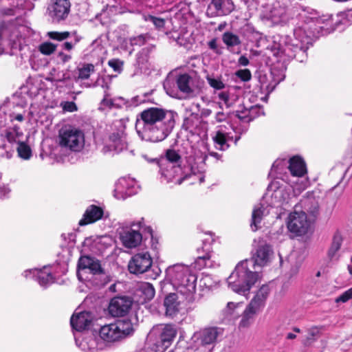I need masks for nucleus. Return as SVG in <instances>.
I'll return each instance as SVG.
<instances>
[{"label": "nucleus", "mask_w": 352, "mask_h": 352, "mask_svg": "<svg viewBox=\"0 0 352 352\" xmlns=\"http://www.w3.org/2000/svg\"><path fill=\"white\" fill-rule=\"evenodd\" d=\"M332 16H323L316 20L309 19L299 23L294 30L293 36H280L276 44L274 55L277 61L285 64L296 58L302 63L307 59V51L312 45L314 38L328 34L336 30Z\"/></svg>", "instance_id": "1"}, {"label": "nucleus", "mask_w": 352, "mask_h": 352, "mask_svg": "<svg viewBox=\"0 0 352 352\" xmlns=\"http://www.w3.org/2000/svg\"><path fill=\"white\" fill-rule=\"evenodd\" d=\"M177 117V113L173 111L148 108L137 116L135 130L142 140L159 142L170 134Z\"/></svg>", "instance_id": "2"}, {"label": "nucleus", "mask_w": 352, "mask_h": 352, "mask_svg": "<svg viewBox=\"0 0 352 352\" xmlns=\"http://www.w3.org/2000/svg\"><path fill=\"white\" fill-rule=\"evenodd\" d=\"M6 115L0 113V157L10 159L16 147L19 156L23 160L32 157L30 147L22 141L23 133L18 125L6 128Z\"/></svg>", "instance_id": "3"}, {"label": "nucleus", "mask_w": 352, "mask_h": 352, "mask_svg": "<svg viewBox=\"0 0 352 352\" xmlns=\"http://www.w3.org/2000/svg\"><path fill=\"white\" fill-rule=\"evenodd\" d=\"M166 280L184 295L192 294L196 290L197 276L182 264L168 267L166 270Z\"/></svg>", "instance_id": "4"}, {"label": "nucleus", "mask_w": 352, "mask_h": 352, "mask_svg": "<svg viewBox=\"0 0 352 352\" xmlns=\"http://www.w3.org/2000/svg\"><path fill=\"white\" fill-rule=\"evenodd\" d=\"M248 260L239 262L234 270L227 279L228 287L234 292L247 296L252 287L258 279L257 272H252L248 267Z\"/></svg>", "instance_id": "5"}, {"label": "nucleus", "mask_w": 352, "mask_h": 352, "mask_svg": "<svg viewBox=\"0 0 352 352\" xmlns=\"http://www.w3.org/2000/svg\"><path fill=\"white\" fill-rule=\"evenodd\" d=\"M22 18L17 17L15 21L1 22L0 23V55L4 52V45L12 49L21 50L25 36L28 33V28L21 23Z\"/></svg>", "instance_id": "6"}, {"label": "nucleus", "mask_w": 352, "mask_h": 352, "mask_svg": "<svg viewBox=\"0 0 352 352\" xmlns=\"http://www.w3.org/2000/svg\"><path fill=\"white\" fill-rule=\"evenodd\" d=\"M158 166L162 177L164 178L167 182L181 184L184 180L192 175H197L200 184L204 182L205 177L203 173L195 165L188 164L184 166L170 165V167L158 165Z\"/></svg>", "instance_id": "7"}, {"label": "nucleus", "mask_w": 352, "mask_h": 352, "mask_svg": "<svg viewBox=\"0 0 352 352\" xmlns=\"http://www.w3.org/2000/svg\"><path fill=\"white\" fill-rule=\"evenodd\" d=\"M127 147L125 126L120 120L115 121L112 124V131L102 148L104 154H118Z\"/></svg>", "instance_id": "8"}, {"label": "nucleus", "mask_w": 352, "mask_h": 352, "mask_svg": "<svg viewBox=\"0 0 352 352\" xmlns=\"http://www.w3.org/2000/svg\"><path fill=\"white\" fill-rule=\"evenodd\" d=\"M132 331V324L129 321L118 320L102 326L99 330V336L106 342H114L125 338Z\"/></svg>", "instance_id": "9"}, {"label": "nucleus", "mask_w": 352, "mask_h": 352, "mask_svg": "<svg viewBox=\"0 0 352 352\" xmlns=\"http://www.w3.org/2000/svg\"><path fill=\"white\" fill-rule=\"evenodd\" d=\"M59 145L72 151H80L85 144L84 133L75 127L65 126L59 131Z\"/></svg>", "instance_id": "10"}, {"label": "nucleus", "mask_w": 352, "mask_h": 352, "mask_svg": "<svg viewBox=\"0 0 352 352\" xmlns=\"http://www.w3.org/2000/svg\"><path fill=\"white\" fill-rule=\"evenodd\" d=\"M222 334V330L218 327H211L200 329L195 332L191 338L190 344L192 349L199 351V349H204L207 352V346L214 344L217 338Z\"/></svg>", "instance_id": "11"}, {"label": "nucleus", "mask_w": 352, "mask_h": 352, "mask_svg": "<svg viewBox=\"0 0 352 352\" xmlns=\"http://www.w3.org/2000/svg\"><path fill=\"white\" fill-rule=\"evenodd\" d=\"M157 335V340L155 344L156 352H164L171 344L177 335V330L173 325L166 324L157 327L152 330L151 335Z\"/></svg>", "instance_id": "12"}, {"label": "nucleus", "mask_w": 352, "mask_h": 352, "mask_svg": "<svg viewBox=\"0 0 352 352\" xmlns=\"http://www.w3.org/2000/svg\"><path fill=\"white\" fill-rule=\"evenodd\" d=\"M70 8L69 0H50L47 10L53 23H60L68 17Z\"/></svg>", "instance_id": "13"}, {"label": "nucleus", "mask_w": 352, "mask_h": 352, "mask_svg": "<svg viewBox=\"0 0 352 352\" xmlns=\"http://www.w3.org/2000/svg\"><path fill=\"white\" fill-rule=\"evenodd\" d=\"M298 206L294 212H292L288 218L287 228L289 231L296 236H302L307 233L309 228L307 217L304 211L298 212Z\"/></svg>", "instance_id": "14"}, {"label": "nucleus", "mask_w": 352, "mask_h": 352, "mask_svg": "<svg viewBox=\"0 0 352 352\" xmlns=\"http://www.w3.org/2000/svg\"><path fill=\"white\" fill-rule=\"evenodd\" d=\"M274 254L272 248L263 240L258 241L252 250V264L263 267L270 262Z\"/></svg>", "instance_id": "15"}, {"label": "nucleus", "mask_w": 352, "mask_h": 352, "mask_svg": "<svg viewBox=\"0 0 352 352\" xmlns=\"http://www.w3.org/2000/svg\"><path fill=\"white\" fill-rule=\"evenodd\" d=\"M153 260L148 252L135 254L129 261L128 269L130 273L134 274H143L152 266Z\"/></svg>", "instance_id": "16"}, {"label": "nucleus", "mask_w": 352, "mask_h": 352, "mask_svg": "<svg viewBox=\"0 0 352 352\" xmlns=\"http://www.w3.org/2000/svg\"><path fill=\"white\" fill-rule=\"evenodd\" d=\"M234 8L232 0H211L207 8V15L210 17L226 16Z\"/></svg>", "instance_id": "17"}, {"label": "nucleus", "mask_w": 352, "mask_h": 352, "mask_svg": "<svg viewBox=\"0 0 352 352\" xmlns=\"http://www.w3.org/2000/svg\"><path fill=\"white\" fill-rule=\"evenodd\" d=\"M156 47L155 45L150 44L142 48L135 56V63L134 64L137 72H142L148 69L151 65L150 60L153 57L155 53Z\"/></svg>", "instance_id": "18"}, {"label": "nucleus", "mask_w": 352, "mask_h": 352, "mask_svg": "<svg viewBox=\"0 0 352 352\" xmlns=\"http://www.w3.org/2000/svg\"><path fill=\"white\" fill-rule=\"evenodd\" d=\"M132 301L129 297L118 296L111 299L109 305V314L113 317L125 316L131 309Z\"/></svg>", "instance_id": "19"}, {"label": "nucleus", "mask_w": 352, "mask_h": 352, "mask_svg": "<svg viewBox=\"0 0 352 352\" xmlns=\"http://www.w3.org/2000/svg\"><path fill=\"white\" fill-rule=\"evenodd\" d=\"M77 346L85 352H94L98 349V342L94 333L88 331L74 333Z\"/></svg>", "instance_id": "20"}, {"label": "nucleus", "mask_w": 352, "mask_h": 352, "mask_svg": "<svg viewBox=\"0 0 352 352\" xmlns=\"http://www.w3.org/2000/svg\"><path fill=\"white\" fill-rule=\"evenodd\" d=\"M175 80L179 90L187 96L193 95L199 88L197 78L188 74H179Z\"/></svg>", "instance_id": "21"}, {"label": "nucleus", "mask_w": 352, "mask_h": 352, "mask_svg": "<svg viewBox=\"0 0 352 352\" xmlns=\"http://www.w3.org/2000/svg\"><path fill=\"white\" fill-rule=\"evenodd\" d=\"M228 126L219 125L217 126L212 140L216 148L221 151H226L229 148L228 142L232 140L233 137L230 135L228 131L231 129V125L227 123Z\"/></svg>", "instance_id": "22"}, {"label": "nucleus", "mask_w": 352, "mask_h": 352, "mask_svg": "<svg viewBox=\"0 0 352 352\" xmlns=\"http://www.w3.org/2000/svg\"><path fill=\"white\" fill-rule=\"evenodd\" d=\"M31 275H32V277H35L38 284L44 288H46L54 281L50 268L47 266H45L43 269L29 270L24 272V276L26 278L30 277Z\"/></svg>", "instance_id": "23"}, {"label": "nucleus", "mask_w": 352, "mask_h": 352, "mask_svg": "<svg viewBox=\"0 0 352 352\" xmlns=\"http://www.w3.org/2000/svg\"><path fill=\"white\" fill-rule=\"evenodd\" d=\"M78 268L80 270H89L94 275L104 274V270L101 267L100 262L89 256H82L78 263Z\"/></svg>", "instance_id": "24"}, {"label": "nucleus", "mask_w": 352, "mask_h": 352, "mask_svg": "<svg viewBox=\"0 0 352 352\" xmlns=\"http://www.w3.org/2000/svg\"><path fill=\"white\" fill-rule=\"evenodd\" d=\"M202 253L199 255L192 263L195 269L200 270L206 267H212V251L210 243L206 239L203 241V247L201 248Z\"/></svg>", "instance_id": "25"}, {"label": "nucleus", "mask_w": 352, "mask_h": 352, "mask_svg": "<svg viewBox=\"0 0 352 352\" xmlns=\"http://www.w3.org/2000/svg\"><path fill=\"white\" fill-rule=\"evenodd\" d=\"M91 323V314L87 311L74 314L71 317L70 324L72 328L77 333H82Z\"/></svg>", "instance_id": "26"}, {"label": "nucleus", "mask_w": 352, "mask_h": 352, "mask_svg": "<svg viewBox=\"0 0 352 352\" xmlns=\"http://www.w3.org/2000/svg\"><path fill=\"white\" fill-rule=\"evenodd\" d=\"M142 234L138 231L129 230L120 234V240L124 246L128 248L137 247L142 241Z\"/></svg>", "instance_id": "27"}, {"label": "nucleus", "mask_w": 352, "mask_h": 352, "mask_svg": "<svg viewBox=\"0 0 352 352\" xmlns=\"http://www.w3.org/2000/svg\"><path fill=\"white\" fill-rule=\"evenodd\" d=\"M103 215L102 209L97 206H89L83 215V218L79 221L80 226H85L92 223L100 219Z\"/></svg>", "instance_id": "28"}, {"label": "nucleus", "mask_w": 352, "mask_h": 352, "mask_svg": "<svg viewBox=\"0 0 352 352\" xmlns=\"http://www.w3.org/2000/svg\"><path fill=\"white\" fill-rule=\"evenodd\" d=\"M152 161H156L157 165H164V166L166 167L170 166V165L181 166L182 157L175 150L168 149L164 156L157 161L156 160H153Z\"/></svg>", "instance_id": "29"}, {"label": "nucleus", "mask_w": 352, "mask_h": 352, "mask_svg": "<svg viewBox=\"0 0 352 352\" xmlns=\"http://www.w3.org/2000/svg\"><path fill=\"white\" fill-rule=\"evenodd\" d=\"M289 163L288 168L292 175L300 177L307 173L306 164L301 157L294 156L289 160Z\"/></svg>", "instance_id": "30"}, {"label": "nucleus", "mask_w": 352, "mask_h": 352, "mask_svg": "<svg viewBox=\"0 0 352 352\" xmlns=\"http://www.w3.org/2000/svg\"><path fill=\"white\" fill-rule=\"evenodd\" d=\"M269 293L270 288L268 285H263L261 286L249 304L251 308L254 307L258 311L261 307L264 306Z\"/></svg>", "instance_id": "31"}, {"label": "nucleus", "mask_w": 352, "mask_h": 352, "mask_svg": "<svg viewBox=\"0 0 352 352\" xmlns=\"http://www.w3.org/2000/svg\"><path fill=\"white\" fill-rule=\"evenodd\" d=\"M286 14V8L280 2H274L267 14V18L274 23H278L285 17Z\"/></svg>", "instance_id": "32"}, {"label": "nucleus", "mask_w": 352, "mask_h": 352, "mask_svg": "<svg viewBox=\"0 0 352 352\" xmlns=\"http://www.w3.org/2000/svg\"><path fill=\"white\" fill-rule=\"evenodd\" d=\"M136 294L140 298L139 301L141 303H144L153 298L155 292L152 284L149 283H142L139 285Z\"/></svg>", "instance_id": "33"}, {"label": "nucleus", "mask_w": 352, "mask_h": 352, "mask_svg": "<svg viewBox=\"0 0 352 352\" xmlns=\"http://www.w3.org/2000/svg\"><path fill=\"white\" fill-rule=\"evenodd\" d=\"M268 213L269 211L267 210V208L262 204L254 207L252 211V221L250 223V228L252 231L255 232L258 229L263 216Z\"/></svg>", "instance_id": "34"}, {"label": "nucleus", "mask_w": 352, "mask_h": 352, "mask_svg": "<svg viewBox=\"0 0 352 352\" xmlns=\"http://www.w3.org/2000/svg\"><path fill=\"white\" fill-rule=\"evenodd\" d=\"M300 205L307 215L309 214L313 217H316L319 214V204L315 198H305L300 201Z\"/></svg>", "instance_id": "35"}, {"label": "nucleus", "mask_w": 352, "mask_h": 352, "mask_svg": "<svg viewBox=\"0 0 352 352\" xmlns=\"http://www.w3.org/2000/svg\"><path fill=\"white\" fill-rule=\"evenodd\" d=\"M164 305L166 307V315L173 317L179 311V302L177 300V295L175 294H170L166 297L164 302Z\"/></svg>", "instance_id": "36"}, {"label": "nucleus", "mask_w": 352, "mask_h": 352, "mask_svg": "<svg viewBox=\"0 0 352 352\" xmlns=\"http://www.w3.org/2000/svg\"><path fill=\"white\" fill-rule=\"evenodd\" d=\"M24 0H13L10 8H2L0 13L3 16L21 15L20 10H23Z\"/></svg>", "instance_id": "37"}, {"label": "nucleus", "mask_w": 352, "mask_h": 352, "mask_svg": "<svg viewBox=\"0 0 352 352\" xmlns=\"http://www.w3.org/2000/svg\"><path fill=\"white\" fill-rule=\"evenodd\" d=\"M222 41L229 50L235 46L240 45L241 43L239 37L231 32H224L222 35Z\"/></svg>", "instance_id": "38"}, {"label": "nucleus", "mask_w": 352, "mask_h": 352, "mask_svg": "<svg viewBox=\"0 0 352 352\" xmlns=\"http://www.w3.org/2000/svg\"><path fill=\"white\" fill-rule=\"evenodd\" d=\"M69 41L63 42L60 47L61 50L72 52L74 47L82 40V36L77 34L76 32H72Z\"/></svg>", "instance_id": "39"}, {"label": "nucleus", "mask_w": 352, "mask_h": 352, "mask_svg": "<svg viewBox=\"0 0 352 352\" xmlns=\"http://www.w3.org/2000/svg\"><path fill=\"white\" fill-rule=\"evenodd\" d=\"M242 302L236 303L233 302H228L227 306L224 309L225 314L227 316L231 317L232 318H237L242 309Z\"/></svg>", "instance_id": "40"}, {"label": "nucleus", "mask_w": 352, "mask_h": 352, "mask_svg": "<svg viewBox=\"0 0 352 352\" xmlns=\"http://www.w3.org/2000/svg\"><path fill=\"white\" fill-rule=\"evenodd\" d=\"M257 311V309H256L254 307L251 308V306L248 305V306L243 312L242 319L239 323V327H248L251 323V321L253 319L254 316L256 314Z\"/></svg>", "instance_id": "41"}, {"label": "nucleus", "mask_w": 352, "mask_h": 352, "mask_svg": "<svg viewBox=\"0 0 352 352\" xmlns=\"http://www.w3.org/2000/svg\"><path fill=\"white\" fill-rule=\"evenodd\" d=\"M68 80H69V77L63 72H58L56 75L51 74L50 77L47 78V80L51 82L56 88L66 85Z\"/></svg>", "instance_id": "42"}, {"label": "nucleus", "mask_w": 352, "mask_h": 352, "mask_svg": "<svg viewBox=\"0 0 352 352\" xmlns=\"http://www.w3.org/2000/svg\"><path fill=\"white\" fill-rule=\"evenodd\" d=\"M342 239L340 235L336 234L333 236L332 243L328 251V256L330 259L334 258L336 253L340 249Z\"/></svg>", "instance_id": "43"}, {"label": "nucleus", "mask_w": 352, "mask_h": 352, "mask_svg": "<svg viewBox=\"0 0 352 352\" xmlns=\"http://www.w3.org/2000/svg\"><path fill=\"white\" fill-rule=\"evenodd\" d=\"M94 71V66L92 64H85L82 67L78 69V79L85 80L89 78L91 72Z\"/></svg>", "instance_id": "44"}, {"label": "nucleus", "mask_w": 352, "mask_h": 352, "mask_svg": "<svg viewBox=\"0 0 352 352\" xmlns=\"http://www.w3.org/2000/svg\"><path fill=\"white\" fill-rule=\"evenodd\" d=\"M72 34V32H68V31H65V32H47V36L50 38L52 39V40H56V41H65L66 39H68L70 36H71V34Z\"/></svg>", "instance_id": "45"}, {"label": "nucleus", "mask_w": 352, "mask_h": 352, "mask_svg": "<svg viewBox=\"0 0 352 352\" xmlns=\"http://www.w3.org/2000/svg\"><path fill=\"white\" fill-rule=\"evenodd\" d=\"M236 116L243 122H250V109L244 106H240L236 111Z\"/></svg>", "instance_id": "46"}, {"label": "nucleus", "mask_w": 352, "mask_h": 352, "mask_svg": "<svg viewBox=\"0 0 352 352\" xmlns=\"http://www.w3.org/2000/svg\"><path fill=\"white\" fill-rule=\"evenodd\" d=\"M150 39V36L147 34H140L137 36H133L129 38V42L131 45L141 46L147 43Z\"/></svg>", "instance_id": "47"}, {"label": "nucleus", "mask_w": 352, "mask_h": 352, "mask_svg": "<svg viewBox=\"0 0 352 352\" xmlns=\"http://www.w3.org/2000/svg\"><path fill=\"white\" fill-rule=\"evenodd\" d=\"M72 59V53L63 50L59 51L56 54V60L58 64L65 65L71 61Z\"/></svg>", "instance_id": "48"}, {"label": "nucleus", "mask_w": 352, "mask_h": 352, "mask_svg": "<svg viewBox=\"0 0 352 352\" xmlns=\"http://www.w3.org/2000/svg\"><path fill=\"white\" fill-rule=\"evenodd\" d=\"M206 80L211 87L216 90H221L225 87V84L221 78L208 76Z\"/></svg>", "instance_id": "49"}, {"label": "nucleus", "mask_w": 352, "mask_h": 352, "mask_svg": "<svg viewBox=\"0 0 352 352\" xmlns=\"http://www.w3.org/2000/svg\"><path fill=\"white\" fill-rule=\"evenodd\" d=\"M57 45L50 42H45L40 45L39 51L45 55H50L56 48Z\"/></svg>", "instance_id": "50"}, {"label": "nucleus", "mask_w": 352, "mask_h": 352, "mask_svg": "<svg viewBox=\"0 0 352 352\" xmlns=\"http://www.w3.org/2000/svg\"><path fill=\"white\" fill-rule=\"evenodd\" d=\"M108 65L111 67L114 72L120 74L123 70L124 61L118 58H112L108 61Z\"/></svg>", "instance_id": "51"}, {"label": "nucleus", "mask_w": 352, "mask_h": 352, "mask_svg": "<svg viewBox=\"0 0 352 352\" xmlns=\"http://www.w3.org/2000/svg\"><path fill=\"white\" fill-rule=\"evenodd\" d=\"M144 20L146 21L151 22L158 29L164 28L165 25V21L164 19L151 15L144 16Z\"/></svg>", "instance_id": "52"}, {"label": "nucleus", "mask_w": 352, "mask_h": 352, "mask_svg": "<svg viewBox=\"0 0 352 352\" xmlns=\"http://www.w3.org/2000/svg\"><path fill=\"white\" fill-rule=\"evenodd\" d=\"M271 74L273 76L274 80L272 82L269 83L265 86V89L267 92H272L275 89L276 86L279 84L285 78V75H281L277 78H275V71L272 70Z\"/></svg>", "instance_id": "53"}, {"label": "nucleus", "mask_w": 352, "mask_h": 352, "mask_svg": "<svg viewBox=\"0 0 352 352\" xmlns=\"http://www.w3.org/2000/svg\"><path fill=\"white\" fill-rule=\"evenodd\" d=\"M236 76L244 82L249 81L252 78V74L248 69H239L236 72Z\"/></svg>", "instance_id": "54"}, {"label": "nucleus", "mask_w": 352, "mask_h": 352, "mask_svg": "<svg viewBox=\"0 0 352 352\" xmlns=\"http://www.w3.org/2000/svg\"><path fill=\"white\" fill-rule=\"evenodd\" d=\"M60 107L63 108L64 111L74 112L77 111L78 108L75 102H62Z\"/></svg>", "instance_id": "55"}, {"label": "nucleus", "mask_w": 352, "mask_h": 352, "mask_svg": "<svg viewBox=\"0 0 352 352\" xmlns=\"http://www.w3.org/2000/svg\"><path fill=\"white\" fill-rule=\"evenodd\" d=\"M352 298V287L343 292L337 299L336 302H346Z\"/></svg>", "instance_id": "56"}, {"label": "nucleus", "mask_w": 352, "mask_h": 352, "mask_svg": "<svg viewBox=\"0 0 352 352\" xmlns=\"http://www.w3.org/2000/svg\"><path fill=\"white\" fill-rule=\"evenodd\" d=\"M250 109V118H251V121L253 120L255 118L258 116L261 113V108L258 105H251L249 107Z\"/></svg>", "instance_id": "57"}, {"label": "nucleus", "mask_w": 352, "mask_h": 352, "mask_svg": "<svg viewBox=\"0 0 352 352\" xmlns=\"http://www.w3.org/2000/svg\"><path fill=\"white\" fill-rule=\"evenodd\" d=\"M228 115L222 111H219L215 114V122L212 121V124H214L216 122H226L228 120Z\"/></svg>", "instance_id": "58"}, {"label": "nucleus", "mask_w": 352, "mask_h": 352, "mask_svg": "<svg viewBox=\"0 0 352 352\" xmlns=\"http://www.w3.org/2000/svg\"><path fill=\"white\" fill-rule=\"evenodd\" d=\"M318 333H319V329L317 327H314L311 328L309 330V336L307 338L305 344L309 343V340H313L315 336L318 335Z\"/></svg>", "instance_id": "59"}, {"label": "nucleus", "mask_w": 352, "mask_h": 352, "mask_svg": "<svg viewBox=\"0 0 352 352\" xmlns=\"http://www.w3.org/2000/svg\"><path fill=\"white\" fill-rule=\"evenodd\" d=\"M10 122L17 121L23 122L24 120V116L22 113H12L9 115Z\"/></svg>", "instance_id": "60"}, {"label": "nucleus", "mask_w": 352, "mask_h": 352, "mask_svg": "<svg viewBox=\"0 0 352 352\" xmlns=\"http://www.w3.org/2000/svg\"><path fill=\"white\" fill-rule=\"evenodd\" d=\"M285 163V160H276V161L273 163V164H272V166L271 171H272H272H275V172H276V171L278 169L279 166H283V164H284Z\"/></svg>", "instance_id": "61"}, {"label": "nucleus", "mask_w": 352, "mask_h": 352, "mask_svg": "<svg viewBox=\"0 0 352 352\" xmlns=\"http://www.w3.org/2000/svg\"><path fill=\"white\" fill-rule=\"evenodd\" d=\"M102 104L108 107H112L114 106V103L112 99L104 98L102 100Z\"/></svg>", "instance_id": "62"}, {"label": "nucleus", "mask_w": 352, "mask_h": 352, "mask_svg": "<svg viewBox=\"0 0 352 352\" xmlns=\"http://www.w3.org/2000/svg\"><path fill=\"white\" fill-rule=\"evenodd\" d=\"M238 63L241 66H247L249 64L248 58L245 56H241L238 60Z\"/></svg>", "instance_id": "63"}, {"label": "nucleus", "mask_w": 352, "mask_h": 352, "mask_svg": "<svg viewBox=\"0 0 352 352\" xmlns=\"http://www.w3.org/2000/svg\"><path fill=\"white\" fill-rule=\"evenodd\" d=\"M199 351H197L195 349H192V345L190 343L189 346L186 348L184 352H204V349H199Z\"/></svg>", "instance_id": "64"}]
</instances>
